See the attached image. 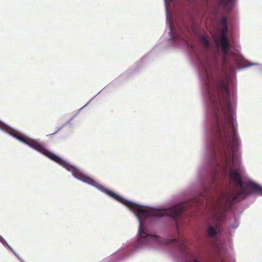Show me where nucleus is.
I'll return each mask as SVG.
<instances>
[{
    "label": "nucleus",
    "instance_id": "f03ea898",
    "mask_svg": "<svg viewBox=\"0 0 262 262\" xmlns=\"http://www.w3.org/2000/svg\"><path fill=\"white\" fill-rule=\"evenodd\" d=\"M215 246L219 255V258L220 262H226L225 258L230 254L231 250L227 249L225 245L220 242L217 243Z\"/></svg>",
    "mask_w": 262,
    "mask_h": 262
},
{
    "label": "nucleus",
    "instance_id": "f257e3e1",
    "mask_svg": "<svg viewBox=\"0 0 262 262\" xmlns=\"http://www.w3.org/2000/svg\"><path fill=\"white\" fill-rule=\"evenodd\" d=\"M207 108V122L209 124L210 133L214 135L216 142L210 145L211 160L215 165L211 173L212 182L220 177L227 176L229 186L225 193L217 192L212 198L204 192L188 204H179L167 209H159L140 205L126 200L107 189V195L126 206L138 219L139 226L135 250L159 249L174 243L181 249L185 248L184 241L180 239H165L150 234L146 226L149 221L164 215L173 220L178 217L185 206L201 203V200L207 201L208 207V235L214 237L225 217V212L235 201L251 195L252 193L262 196V186L248 178L242 179L245 168L241 164L237 150L239 138L236 132L235 105L231 102L230 95H203Z\"/></svg>",
    "mask_w": 262,
    "mask_h": 262
},
{
    "label": "nucleus",
    "instance_id": "20e7f679",
    "mask_svg": "<svg viewBox=\"0 0 262 262\" xmlns=\"http://www.w3.org/2000/svg\"><path fill=\"white\" fill-rule=\"evenodd\" d=\"M186 262H201L198 257L194 255L191 254L189 257L187 259Z\"/></svg>",
    "mask_w": 262,
    "mask_h": 262
},
{
    "label": "nucleus",
    "instance_id": "6e6552de",
    "mask_svg": "<svg viewBox=\"0 0 262 262\" xmlns=\"http://www.w3.org/2000/svg\"><path fill=\"white\" fill-rule=\"evenodd\" d=\"M88 104V103L87 104H86L84 106H83V107H81V108L79 110V111H81L84 107H85L87 104Z\"/></svg>",
    "mask_w": 262,
    "mask_h": 262
},
{
    "label": "nucleus",
    "instance_id": "423d86ee",
    "mask_svg": "<svg viewBox=\"0 0 262 262\" xmlns=\"http://www.w3.org/2000/svg\"><path fill=\"white\" fill-rule=\"evenodd\" d=\"M209 189H215L214 185L212 184L211 186H210V188Z\"/></svg>",
    "mask_w": 262,
    "mask_h": 262
},
{
    "label": "nucleus",
    "instance_id": "39448f33",
    "mask_svg": "<svg viewBox=\"0 0 262 262\" xmlns=\"http://www.w3.org/2000/svg\"><path fill=\"white\" fill-rule=\"evenodd\" d=\"M239 226V223L237 220H235L234 222L231 224L230 225V229H236Z\"/></svg>",
    "mask_w": 262,
    "mask_h": 262
},
{
    "label": "nucleus",
    "instance_id": "7ed1b4c3",
    "mask_svg": "<svg viewBox=\"0 0 262 262\" xmlns=\"http://www.w3.org/2000/svg\"><path fill=\"white\" fill-rule=\"evenodd\" d=\"M0 242L3 244H6L7 246L10 249L13 253L18 258V259L21 262H25L19 255L15 252V251L12 248V247L7 243V242L4 239V238L0 235Z\"/></svg>",
    "mask_w": 262,
    "mask_h": 262
},
{
    "label": "nucleus",
    "instance_id": "0eeeda50",
    "mask_svg": "<svg viewBox=\"0 0 262 262\" xmlns=\"http://www.w3.org/2000/svg\"><path fill=\"white\" fill-rule=\"evenodd\" d=\"M111 259H112V257H111V258H108L107 259H106V260H107V261H110L111 262H113V261H112L111 260Z\"/></svg>",
    "mask_w": 262,
    "mask_h": 262
}]
</instances>
